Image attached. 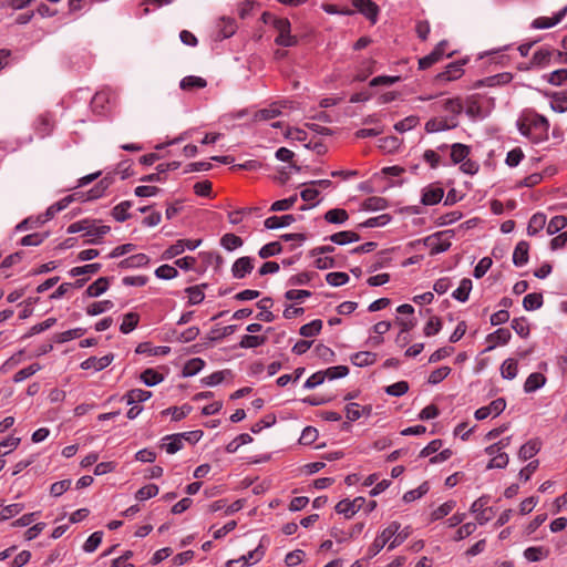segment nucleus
<instances>
[{
	"instance_id": "obj_48",
	"label": "nucleus",
	"mask_w": 567,
	"mask_h": 567,
	"mask_svg": "<svg viewBox=\"0 0 567 567\" xmlns=\"http://www.w3.org/2000/svg\"><path fill=\"white\" fill-rule=\"evenodd\" d=\"M548 556V550L544 547H528L524 551V557L529 561H539Z\"/></svg>"
},
{
	"instance_id": "obj_4",
	"label": "nucleus",
	"mask_w": 567,
	"mask_h": 567,
	"mask_svg": "<svg viewBox=\"0 0 567 567\" xmlns=\"http://www.w3.org/2000/svg\"><path fill=\"white\" fill-rule=\"evenodd\" d=\"M506 408V401L503 398H498L492 401L488 405L482 406L475 411V419L482 421L489 415L497 416Z\"/></svg>"
},
{
	"instance_id": "obj_20",
	"label": "nucleus",
	"mask_w": 567,
	"mask_h": 567,
	"mask_svg": "<svg viewBox=\"0 0 567 567\" xmlns=\"http://www.w3.org/2000/svg\"><path fill=\"white\" fill-rule=\"evenodd\" d=\"M546 382V378L544 374L539 372H534L528 375L524 383V391L526 393H532L542 388Z\"/></svg>"
},
{
	"instance_id": "obj_32",
	"label": "nucleus",
	"mask_w": 567,
	"mask_h": 567,
	"mask_svg": "<svg viewBox=\"0 0 567 567\" xmlns=\"http://www.w3.org/2000/svg\"><path fill=\"white\" fill-rule=\"evenodd\" d=\"M470 154V147L461 144L455 143L451 147V159L454 164L462 163Z\"/></svg>"
},
{
	"instance_id": "obj_60",
	"label": "nucleus",
	"mask_w": 567,
	"mask_h": 567,
	"mask_svg": "<svg viewBox=\"0 0 567 567\" xmlns=\"http://www.w3.org/2000/svg\"><path fill=\"white\" fill-rule=\"evenodd\" d=\"M363 207L367 210H381L386 207V200L382 197H369L364 200Z\"/></svg>"
},
{
	"instance_id": "obj_29",
	"label": "nucleus",
	"mask_w": 567,
	"mask_h": 567,
	"mask_svg": "<svg viewBox=\"0 0 567 567\" xmlns=\"http://www.w3.org/2000/svg\"><path fill=\"white\" fill-rule=\"evenodd\" d=\"M546 225V215L543 213L534 214L528 223L527 233L530 236L536 235Z\"/></svg>"
},
{
	"instance_id": "obj_46",
	"label": "nucleus",
	"mask_w": 567,
	"mask_h": 567,
	"mask_svg": "<svg viewBox=\"0 0 567 567\" xmlns=\"http://www.w3.org/2000/svg\"><path fill=\"white\" fill-rule=\"evenodd\" d=\"M190 411H192V406L188 404H184L181 408H177V406L168 408V409L162 411V414L163 415L171 414L173 421H179V420L184 419L186 415H188V413Z\"/></svg>"
},
{
	"instance_id": "obj_34",
	"label": "nucleus",
	"mask_w": 567,
	"mask_h": 567,
	"mask_svg": "<svg viewBox=\"0 0 567 567\" xmlns=\"http://www.w3.org/2000/svg\"><path fill=\"white\" fill-rule=\"evenodd\" d=\"M206 287H207V285L203 284V285L186 288L185 291L188 295V302L190 305L200 303L205 298L204 288H206Z\"/></svg>"
},
{
	"instance_id": "obj_45",
	"label": "nucleus",
	"mask_w": 567,
	"mask_h": 567,
	"mask_svg": "<svg viewBox=\"0 0 567 567\" xmlns=\"http://www.w3.org/2000/svg\"><path fill=\"white\" fill-rule=\"evenodd\" d=\"M543 305V296L540 293H528L523 299V307L525 310H536Z\"/></svg>"
},
{
	"instance_id": "obj_5",
	"label": "nucleus",
	"mask_w": 567,
	"mask_h": 567,
	"mask_svg": "<svg viewBox=\"0 0 567 567\" xmlns=\"http://www.w3.org/2000/svg\"><path fill=\"white\" fill-rule=\"evenodd\" d=\"M364 504L365 499L363 497H355L353 501L342 499L336 505V512L350 518L358 513Z\"/></svg>"
},
{
	"instance_id": "obj_44",
	"label": "nucleus",
	"mask_w": 567,
	"mask_h": 567,
	"mask_svg": "<svg viewBox=\"0 0 567 567\" xmlns=\"http://www.w3.org/2000/svg\"><path fill=\"white\" fill-rule=\"evenodd\" d=\"M141 380L147 385L153 386L161 383L164 380L163 374L158 373L154 369H146L141 374Z\"/></svg>"
},
{
	"instance_id": "obj_14",
	"label": "nucleus",
	"mask_w": 567,
	"mask_h": 567,
	"mask_svg": "<svg viewBox=\"0 0 567 567\" xmlns=\"http://www.w3.org/2000/svg\"><path fill=\"white\" fill-rule=\"evenodd\" d=\"M352 3L362 14L375 22L379 8L372 0H353Z\"/></svg>"
},
{
	"instance_id": "obj_62",
	"label": "nucleus",
	"mask_w": 567,
	"mask_h": 567,
	"mask_svg": "<svg viewBox=\"0 0 567 567\" xmlns=\"http://www.w3.org/2000/svg\"><path fill=\"white\" fill-rule=\"evenodd\" d=\"M155 275L161 279H173L178 276V271L171 265H162L155 270Z\"/></svg>"
},
{
	"instance_id": "obj_37",
	"label": "nucleus",
	"mask_w": 567,
	"mask_h": 567,
	"mask_svg": "<svg viewBox=\"0 0 567 567\" xmlns=\"http://www.w3.org/2000/svg\"><path fill=\"white\" fill-rule=\"evenodd\" d=\"M244 244L243 239L235 235V234H231V233H228V234H225L221 238H220V245L226 249V250H235L239 247H241Z\"/></svg>"
},
{
	"instance_id": "obj_12",
	"label": "nucleus",
	"mask_w": 567,
	"mask_h": 567,
	"mask_svg": "<svg viewBox=\"0 0 567 567\" xmlns=\"http://www.w3.org/2000/svg\"><path fill=\"white\" fill-rule=\"evenodd\" d=\"M462 66H463L462 62L450 63L446 66L445 71L437 74L436 80L439 82H449V81H453V80L461 78L464 73Z\"/></svg>"
},
{
	"instance_id": "obj_21",
	"label": "nucleus",
	"mask_w": 567,
	"mask_h": 567,
	"mask_svg": "<svg viewBox=\"0 0 567 567\" xmlns=\"http://www.w3.org/2000/svg\"><path fill=\"white\" fill-rule=\"evenodd\" d=\"M150 262V258L145 254H136L124 260H122L118 266L121 268H140L145 267Z\"/></svg>"
},
{
	"instance_id": "obj_39",
	"label": "nucleus",
	"mask_w": 567,
	"mask_h": 567,
	"mask_svg": "<svg viewBox=\"0 0 567 567\" xmlns=\"http://www.w3.org/2000/svg\"><path fill=\"white\" fill-rule=\"evenodd\" d=\"M113 307L114 303L111 300L95 301L86 307V313L89 316H97L112 309Z\"/></svg>"
},
{
	"instance_id": "obj_35",
	"label": "nucleus",
	"mask_w": 567,
	"mask_h": 567,
	"mask_svg": "<svg viewBox=\"0 0 567 567\" xmlns=\"http://www.w3.org/2000/svg\"><path fill=\"white\" fill-rule=\"evenodd\" d=\"M205 367V361L200 358H193L188 360L183 368L184 377H193L197 374Z\"/></svg>"
},
{
	"instance_id": "obj_49",
	"label": "nucleus",
	"mask_w": 567,
	"mask_h": 567,
	"mask_svg": "<svg viewBox=\"0 0 567 567\" xmlns=\"http://www.w3.org/2000/svg\"><path fill=\"white\" fill-rule=\"evenodd\" d=\"M186 249V240L181 239L177 240L175 244L171 245L164 252L162 258L163 259H172L181 254H183Z\"/></svg>"
},
{
	"instance_id": "obj_31",
	"label": "nucleus",
	"mask_w": 567,
	"mask_h": 567,
	"mask_svg": "<svg viewBox=\"0 0 567 567\" xmlns=\"http://www.w3.org/2000/svg\"><path fill=\"white\" fill-rule=\"evenodd\" d=\"M266 342L267 337L265 336L245 334L239 342V347L244 349H251L264 346Z\"/></svg>"
},
{
	"instance_id": "obj_15",
	"label": "nucleus",
	"mask_w": 567,
	"mask_h": 567,
	"mask_svg": "<svg viewBox=\"0 0 567 567\" xmlns=\"http://www.w3.org/2000/svg\"><path fill=\"white\" fill-rule=\"evenodd\" d=\"M511 331L506 328H499L493 333L487 336V341L492 343L486 351H491L495 348L496 344H506L511 340Z\"/></svg>"
},
{
	"instance_id": "obj_64",
	"label": "nucleus",
	"mask_w": 567,
	"mask_h": 567,
	"mask_svg": "<svg viewBox=\"0 0 567 567\" xmlns=\"http://www.w3.org/2000/svg\"><path fill=\"white\" fill-rule=\"evenodd\" d=\"M551 109L556 112L564 113L567 111V96L559 93L553 95Z\"/></svg>"
},
{
	"instance_id": "obj_57",
	"label": "nucleus",
	"mask_w": 567,
	"mask_h": 567,
	"mask_svg": "<svg viewBox=\"0 0 567 567\" xmlns=\"http://www.w3.org/2000/svg\"><path fill=\"white\" fill-rule=\"evenodd\" d=\"M420 122V118L415 115L408 116L394 125V128L400 132H406L415 127Z\"/></svg>"
},
{
	"instance_id": "obj_25",
	"label": "nucleus",
	"mask_w": 567,
	"mask_h": 567,
	"mask_svg": "<svg viewBox=\"0 0 567 567\" xmlns=\"http://www.w3.org/2000/svg\"><path fill=\"white\" fill-rule=\"evenodd\" d=\"M109 278L100 277L87 287L86 295L89 297H99L109 289Z\"/></svg>"
},
{
	"instance_id": "obj_1",
	"label": "nucleus",
	"mask_w": 567,
	"mask_h": 567,
	"mask_svg": "<svg viewBox=\"0 0 567 567\" xmlns=\"http://www.w3.org/2000/svg\"><path fill=\"white\" fill-rule=\"evenodd\" d=\"M111 230L110 226H96L93 221L84 219L71 224L66 231L68 234H75L85 231V236H92L93 238L86 240L89 244H99L100 238L106 235Z\"/></svg>"
},
{
	"instance_id": "obj_2",
	"label": "nucleus",
	"mask_w": 567,
	"mask_h": 567,
	"mask_svg": "<svg viewBox=\"0 0 567 567\" xmlns=\"http://www.w3.org/2000/svg\"><path fill=\"white\" fill-rule=\"evenodd\" d=\"M272 27L278 32L275 43L281 47H295L298 43L296 35L290 33L291 24L287 18L274 19Z\"/></svg>"
},
{
	"instance_id": "obj_16",
	"label": "nucleus",
	"mask_w": 567,
	"mask_h": 567,
	"mask_svg": "<svg viewBox=\"0 0 567 567\" xmlns=\"http://www.w3.org/2000/svg\"><path fill=\"white\" fill-rule=\"evenodd\" d=\"M529 245L527 241H519L513 252V262L517 267H522L528 262Z\"/></svg>"
},
{
	"instance_id": "obj_51",
	"label": "nucleus",
	"mask_w": 567,
	"mask_h": 567,
	"mask_svg": "<svg viewBox=\"0 0 567 567\" xmlns=\"http://www.w3.org/2000/svg\"><path fill=\"white\" fill-rule=\"evenodd\" d=\"M40 369H41V367H40L39 363H32L29 367L19 370L13 375V381L14 382H22L23 380H25V379L32 377L33 374H35Z\"/></svg>"
},
{
	"instance_id": "obj_47",
	"label": "nucleus",
	"mask_w": 567,
	"mask_h": 567,
	"mask_svg": "<svg viewBox=\"0 0 567 567\" xmlns=\"http://www.w3.org/2000/svg\"><path fill=\"white\" fill-rule=\"evenodd\" d=\"M131 207L132 203L124 200L113 208L112 215L117 221H124L130 218V214L127 212Z\"/></svg>"
},
{
	"instance_id": "obj_43",
	"label": "nucleus",
	"mask_w": 567,
	"mask_h": 567,
	"mask_svg": "<svg viewBox=\"0 0 567 567\" xmlns=\"http://www.w3.org/2000/svg\"><path fill=\"white\" fill-rule=\"evenodd\" d=\"M236 29L237 24L233 18H220L219 32L221 33L224 39L231 37L236 32Z\"/></svg>"
},
{
	"instance_id": "obj_42",
	"label": "nucleus",
	"mask_w": 567,
	"mask_h": 567,
	"mask_svg": "<svg viewBox=\"0 0 567 567\" xmlns=\"http://www.w3.org/2000/svg\"><path fill=\"white\" fill-rule=\"evenodd\" d=\"M101 268H102L101 264L94 262V264H89V265L81 266V267H74L69 271V274L71 277L93 275V274L99 272Z\"/></svg>"
},
{
	"instance_id": "obj_63",
	"label": "nucleus",
	"mask_w": 567,
	"mask_h": 567,
	"mask_svg": "<svg viewBox=\"0 0 567 567\" xmlns=\"http://www.w3.org/2000/svg\"><path fill=\"white\" fill-rule=\"evenodd\" d=\"M409 391V383L406 381H399L385 388L389 395L401 396Z\"/></svg>"
},
{
	"instance_id": "obj_3",
	"label": "nucleus",
	"mask_w": 567,
	"mask_h": 567,
	"mask_svg": "<svg viewBox=\"0 0 567 567\" xmlns=\"http://www.w3.org/2000/svg\"><path fill=\"white\" fill-rule=\"evenodd\" d=\"M400 529V524L396 522H392L386 528L382 530V533L375 537L373 543L368 548V556L374 557L378 555L381 549L390 542V539L398 533Z\"/></svg>"
},
{
	"instance_id": "obj_56",
	"label": "nucleus",
	"mask_w": 567,
	"mask_h": 567,
	"mask_svg": "<svg viewBox=\"0 0 567 567\" xmlns=\"http://www.w3.org/2000/svg\"><path fill=\"white\" fill-rule=\"evenodd\" d=\"M551 52L547 49H539L536 51L532 59V64L537 66H545L549 63Z\"/></svg>"
},
{
	"instance_id": "obj_13",
	"label": "nucleus",
	"mask_w": 567,
	"mask_h": 567,
	"mask_svg": "<svg viewBox=\"0 0 567 567\" xmlns=\"http://www.w3.org/2000/svg\"><path fill=\"white\" fill-rule=\"evenodd\" d=\"M441 109L449 113L447 118L458 121V115L463 112L464 105L460 97L446 99L442 102Z\"/></svg>"
},
{
	"instance_id": "obj_18",
	"label": "nucleus",
	"mask_w": 567,
	"mask_h": 567,
	"mask_svg": "<svg viewBox=\"0 0 567 567\" xmlns=\"http://www.w3.org/2000/svg\"><path fill=\"white\" fill-rule=\"evenodd\" d=\"M540 442L539 440H530L527 443H525L518 451V457L522 461H527L535 456L539 450H540Z\"/></svg>"
},
{
	"instance_id": "obj_27",
	"label": "nucleus",
	"mask_w": 567,
	"mask_h": 567,
	"mask_svg": "<svg viewBox=\"0 0 567 567\" xmlns=\"http://www.w3.org/2000/svg\"><path fill=\"white\" fill-rule=\"evenodd\" d=\"M329 239L334 244L346 245L348 243L358 241L360 239V236L354 231L343 230L331 235Z\"/></svg>"
},
{
	"instance_id": "obj_22",
	"label": "nucleus",
	"mask_w": 567,
	"mask_h": 567,
	"mask_svg": "<svg viewBox=\"0 0 567 567\" xmlns=\"http://www.w3.org/2000/svg\"><path fill=\"white\" fill-rule=\"evenodd\" d=\"M377 353L370 351H360L351 355V362L357 367H367L377 361Z\"/></svg>"
},
{
	"instance_id": "obj_10",
	"label": "nucleus",
	"mask_w": 567,
	"mask_h": 567,
	"mask_svg": "<svg viewBox=\"0 0 567 567\" xmlns=\"http://www.w3.org/2000/svg\"><path fill=\"white\" fill-rule=\"evenodd\" d=\"M113 359H114V355L112 353L106 354L101 358L90 357L81 363V368L83 370L93 369L94 371H101V370L105 369L106 367H109L111 364V362L113 361Z\"/></svg>"
},
{
	"instance_id": "obj_6",
	"label": "nucleus",
	"mask_w": 567,
	"mask_h": 567,
	"mask_svg": "<svg viewBox=\"0 0 567 567\" xmlns=\"http://www.w3.org/2000/svg\"><path fill=\"white\" fill-rule=\"evenodd\" d=\"M425 245L430 248V255L433 256L446 251L451 247V241L449 237H444L443 233H437L429 236Z\"/></svg>"
},
{
	"instance_id": "obj_59",
	"label": "nucleus",
	"mask_w": 567,
	"mask_h": 567,
	"mask_svg": "<svg viewBox=\"0 0 567 567\" xmlns=\"http://www.w3.org/2000/svg\"><path fill=\"white\" fill-rule=\"evenodd\" d=\"M349 275L346 272H329L326 276V281L333 287H339L349 281Z\"/></svg>"
},
{
	"instance_id": "obj_11",
	"label": "nucleus",
	"mask_w": 567,
	"mask_h": 567,
	"mask_svg": "<svg viewBox=\"0 0 567 567\" xmlns=\"http://www.w3.org/2000/svg\"><path fill=\"white\" fill-rule=\"evenodd\" d=\"M567 13V6L558 11L553 18L539 17L532 22L534 29H548L558 24Z\"/></svg>"
},
{
	"instance_id": "obj_52",
	"label": "nucleus",
	"mask_w": 567,
	"mask_h": 567,
	"mask_svg": "<svg viewBox=\"0 0 567 567\" xmlns=\"http://www.w3.org/2000/svg\"><path fill=\"white\" fill-rule=\"evenodd\" d=\"M567 226V217L558 215L553 217L547 225V233L554 235Z\"/></svg>"
},
{
	"instance_id": "obj_17",
	"label": "nucleus",
	"mask_w": 567,
	"mask_h": 567,
	"mask_svg": "<svg viewBox=\"0 0 567 567\" xmlns=\"http://www.w3.org/2000/svg\"><path fill=\"white\" fill-rule=\"evenodd\" d=\"M295 221L296 217L293 215L271 216L265 220L264 225L267 229H277L287 227Z\"/></svg>"
},
{
	"instance_id": "obj_58",
	"label": "nucleus",
	"mask_w": 567,
	"mask_h": 567,
	"mask_svg": "<svg viewBox=\"0 0 567 567\" xmlns=\"http://www.w3.org/2000/svg\"><path fill=\"white\" fill-rule=\"evenodd\" d=\"M102 537H103L102 532H94L93 534H91L89 536V538L84 543L83 549L86 553H93L100 546V544L102 542Z\"/></svg>"
},
{
	"instance_id": "obj_24",
	"label": "nucleus",
	"mask_w": 567,
	"mask_h": 567,
	"mask_svg": "<svg viewBox=\"0 0 567 567\" xmlns=\"http://www.w3.org/2000/svg\"><path fill=\"white\" fill-rule=\"evenodd\" d=\"M152 396L151 391H145L142 389H133L130 390L124 396L123 400L126 401L128 405H132L137 402H144Z\"/></svg>"
},
{
	"instance_id": "obj_36",
	"label": "nucleus",
	"mask_w": 567,
	"mask_h": 567,
	"mask_svg": "<svg viewBox=\"0 0 567 567\" xmlns=\"http://www.w3.org/2000/svg\"><path fill=\"white\" fill-rule=\"evenodd\" d=\"M518 372V364L515 359H506L501 367V374L504 379L513 380Z\"/></svg>"
},
{
	"instance_id": "obj_38",
	"label": "nucleus",
	"mask_w": 567,
	"mask_h": 567,
	"mask_svg": "<svg viewBox=\"0 0 567 567\" xmlns=\"http://www.w3.org/2000/svg\"><path fill=\"white\" fill-rule=\"evenodd\" d=\"M348 218L347 210L342 208H333L324 214V219L331 224H343Z\"/></svg>"
},
{
	"instance_id": "obj_33",
	"label": "nucleus",
	"mask_w": 567,
	"mask_h": 567,
	"mask_svg": "<svg viewBox=\"0 0 567 567\" xmlns=\"http://www.w3.org/2000/svg\"><path fill=\"white\" fill-rule=\"evenodd\" d=\"M321 329L322 321L320 319H315L311 322L301 326L299 329V333L305 338H310L319 334Z\"/></svg>"
},
{
	"instance_id": "obj_23",
	"label": "nucleus",
	"mask_w": 567,
	"mask_h": 567,
	"mask_svg": "<svg viewBox=\"0 0 567 567\" xmlns=\"http://www.w3.org/2000/svg\"><path fill=\"white\" fill-rule=\"evenodd\" d=\"M207 85L205 79L195 75H188L182 79L179 87L184 91H192L194 89H204Z\"/></svg>"
},
{
	"instance_id": "obj_9",
	"label": "nucleus",
	"mask_w": 567,
	"mask_h": 567,
	"mask_svg": "<svg viewBox=\"0 0 567 567\" xmlns=\"http://www.w3.org/2000/svg\"><path fill=\"white\" fill-rule=\"evenodd\" d=\"M444 196V189L436 185H430L423 189L422 204L423 205H435L439 204Z\"/></svg>"
},
{
	"instance_id": "obj_19",
	"label": "nucleus",
	"mask_w": 567,
	"mask_h": 567,
	"mask_svg": "<svg viewBox=\"0 0 567 567\" xmlns=\"http://www.w3.org/2000/svg\"><path fill=\"white\" fill-rule=\"evenodd\" d=\"M272 306V299L269 297H265L257 302V307L260 309V312L257 315V319L265 322H272L275 320V316L269 308Z\"/></svg>"
},
{
	"instance_id": "obj_26",
	"label": "nucleus",
	"mask_w": 567,
	"mask_h": 567,
	"mask_svg": "<svg viewBox=\"0 0 567 567\" xmlns=\"http://www.w3.org/2000/svg\"><path fill=\"white\" fill-rule=\"evenodd\" d=\"M281 106L282 105H280L279 103H272L268 107L257 111L255 113V120L267 121L270 118H275L281 114V111H280Z\"/></svg>"
},
{
	"instance_id": "obj_53",
	"label": "nucleus",
	"mask_w": 567,
	"mask_h": 567,
	"mask_svg": "<svg viewBox=\"0 0 567 567\" xmlns=\"http://www.w3.org/2000/svg\"><path fill=\"white\" fill-rule=\"evenodd\" d=\"M158 494V486L155 484H148L143 487H141L136 494L135 497L138 501H146L148 498H152Z\"/></svg>"
},
{
	"instance_id": "obj_7",
	"label": "nucleus",
	"mask_w": 567,
	"mask_h": 567,
	"mask_svg": "<svg viewBox=\"0 0 567 567\" xmlns=\"http://www.w3.org/2000/svg\"><path fill=\"white\" fill-rule=\"evenodd\" d=\"M458 125V121L454 118H447L446 116L433 117L425 124V131L427 133H437L455 128Z\"/></svg>"
},
{
	"instance_id": "obj_28",
	"label": "nucleus",
	"mask_w": 567,
	"mask_h": 567,
	"mask_svg": "<svg viewBox=\"0 0 567 567\" xmlns=\"http://www.w3.org/2000/svg\"><path fill=\"white\" fill-rule=\"evenodd\" d=\"M53 130V121L48 115H40L35 122V131L40 137L48 136Z\"/></svg>"
},
{
	"instance_id": "obj_55",
	"label": "nucleus",
	"mask_w": 567,
	"mask_h": 567,
	"mask_svg": "<svg viewBox=\"0 0 567 567\" xmlns=\"http://www.w3.org/2000/svg\"><path fill=\"white\" fill-rule=\"evenodd\" d=\"M297 199H298V197L295 194L288 198L277 200L271 205L270 210L271 212L289 210L296 204Z\"/></svg>"
},
{
	"instance_id": "obj_54",
	"label": "nucleus",
	"mask_w": 567,
	"mask_h": 567,
	"mask_svg": "<svg viewBox=\"0 0 567 567\" xmlns=\"http://www.w3.org/2000/svg\"><path fill=\"white\" fill-rule=\"evenodd\" d=\"M456 503L454 501H447L441 506H439L432 513V520H439L445 516H447L455 507Z\"/></svg>"
},
{
	"instance_id": "obj_61",
	"label": "nucleus",
	"mask_w": 567,
	"mask_h": 567,
	"mask_svg": "<svg viewBox=\"0 0 567 567\" xmlns=\"http://www.w3.org/2000/svg\"><path fill=\"white\" fill-rule=\"evenodd\" d=\"M326 379L334 380L338 378H343L349 373V368L346 365H336L330 367L323 371Z\"/></svg>"
},
{
	"instance_id": "obj_30",
	"label": "nucleus",
	"mask_w": 567,
	"mask_h": 567,
	"mask_svg": "<svg viewBox=\"0 0 567 567\" xmlns=\"http://www.w3.org/2000/svg\"><path fill=\"white\" fill-rule=\"evenodd\" d=\"M472 290V280L464 278L456 290L453 291L452 297L461 302H465L468 299Z\"/></svg>"
},
{
	"instance_id": "obj_41",
	"label": "nucleus",
	"mask_w": 567,
	"mask_h": 567,
	"mask_svg": "<svg viewBox=\"0 0 567 567\" xmlns=\"http://www.w3.org/2000/svg\"><path fill=\"white\" fill-rule=\"evenodd\" d=\"M164 441H169L168 443H163L162 449H164L168 454H175L183 447V441L177 434L166 435Z\"/></svg>"
},
{
	"instance_id": "obj_8",
	"label": "nucleus",
	"mask_w": 567,
	"mask_h": 567,
	"mask_svg": "<svg viewBox=\"0 0 567 567\" xmlns=\"http://www.w3.org/2000/svg\"><path fill=\"white\" fill-rule=\"evenodd\" d=\"M254 269V258L245 256L238 258L231 266V275L236 279H243Z\"/></svg>"
},
{
	"instance_id": "obj_50",
	"label": "nucleus",
	"mask_w": 567,
	"mask_h": 567,
	"mask_svg": "<svg viewBox=\"0 0 567 567\" xmlns=\"http://www.w3.org/2000/svg\"><path fill=\"white\" fill-rule=\"evenodd\" d=\"M281 250H282V247H281L280 243L272 241V243H269V244H266L265 246H262L259 249L258 255L260 258L266 259L271 256L280 254Z\"/></svg>"
},
{
	"instance_id": "obj_40",
	"label": "nucleus",
	"mask_w": 567,
	"mask_h": 567,
	"mask_svg": "<svg viewBox=\"0 0 567 567\" xmlns=\"http://www.w3.org/2000/svg\"><path fill=\"white\" fill-rule=\"evenodd\" d=\"M140 321V316L136 312H128L124 316L123 322L120 327L122 333H130L133 331Z\"/></svg>"
}]
</instances>
